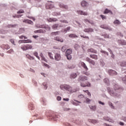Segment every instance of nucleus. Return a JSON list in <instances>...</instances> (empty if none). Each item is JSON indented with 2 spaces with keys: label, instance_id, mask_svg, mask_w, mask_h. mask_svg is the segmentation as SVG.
Returning <instances> with one entry per match:
<instances>
[{
  "label": "nucleus",
  "instance_id": "obj_1",
  "mask_svg": "<svg viewBox=\"0 0 126 126\" xmlns=\"http://www.w3.org/2000/svg\"><path fill=\"white\" fill-rule=\"evenodd\" d=\"M60 89L62 90H66V91H68L69 93H73V92H76V90H72V87L66 84L61 85L60 86Z\"/></svg>",
  "mask_w": 126,
  "mask_h": 126
},
{
  "label": "nucleus",
  "instance_id": "obj_2",
  "mask_svg": "<svg viewBox=\"0 0 126 126\" xmlns=\"http://www.w3.org/2000/svg\"><path fill=\"white\" fill-rule=\"evenodd\" d=\"M21 49H22L23 51H26L27 50H32L33 46L31 45L27 44L26 45H22L21 47Z\"/></svg>",
  "mask_w": 126,
  "mask_h": 126
},
{
  "label": "nucleus",
  "instance_id": "obj_3",
  "mask_svg": "<svg viewBox=\"0 0 126 126\" xmlns=\"http://www.w3.org/2000/svg\"><path fill=\"white\" fill-rule=\"evenodd\" d=\"M86 62H88V63H89L90 64H92V65H95L96 64V62H95V61L90 59L89 57H87L86 58Z\"/></svg>",
  "mask_w": 126,
  "mask_h": 126
},
{
  "label": "nucleus",
  "instance_id": "obj_4",
  "mask_svg": "<svg viewBox=\"0 0 126 126\" xmlns=\"http://www.w3.org/2000/svg\"><path fill=\"white\" fill-rule=\"evenodd\" d=\"M54 7H55V6H54V4H52V3H51L50 1H48L46 4V9H51L52 8H54Z\"/></svg>",
  "mask_w": 126,
  "mask_h": 126
},
{
  "label": "nucleus",
  "instance_id": "obj_5",
  "mask_svg": "<svg viewBox=\"0 0 126 126\" xmlns=\"http://www.w3.org/2000/svg\"><path fill=\"white\" fill-rule=\"evenodd\" d=\"M86 80H88V78L85 76L81 75L78 79V81H85Z\"/></svg>",
  "mask_w": 126,
  "mask_h": 126
},
{
  "label": "nucleus",
  "instance_id": "obj_6",
  "mask_svg": "<svg viewBox=\"0 0 126 126\" xmlns=\"http://www.w3.org/2000/svg\"><path fill=\"white\" fill-rule=\"evenodd\" d=\"M62 59V56H61V54L59 53H56L55 55V61H61V59Z\"/></svg>",
  "mask_w": 126,
  "mask_h": 126
},
{
  "label": "nucleus",
  "instance_id": "obj_7",
  "mask_svg": "<svg viewBox=\"0 0 126 126\" xmlns=\"http://www.w3.org/2000/svg\"><path fill=\"white\" fill-rule=\"evenodd\" d=\"M108 73L109 74H110V75H112V76L117 75V74H118V73L116 72V71L112 69L108 70Z\"/></svg>",
  "mask_w": 126,
  "mask_h": 126
},
{
  "label": "nucleus",
  "instance_id": "obj_8",
  "mask_svg": "<svg viewBox=\"0 0 126 126\" xmlns=\"http://www.w3.org/2000/svg\"><path fill=\"white\" fill-rule=\"evenodd\" d=\"M59 5L61 8H63V9H68V7L67 5H64L63 3H60Z\"/></svg>",
  "mask_w": 126,
  "mask_h": 126
},
{
  "label": "nucleus",
  "instance_id": "obj_9",
  "mask_svg": "<svg viewBox=\"0 0 126 126\" xmlns=\"http://www.w3.org/2000/svg\"><path fill=\"white\" fill-rule=\"evenodd\" d=\"M77 12L78 14H80V15H85V16L88 15V13H87V12H83V11L79 10V11H77Z\"/></svg>",
  "mask_w": 126,
  "mask_h": 126
},
{
  "label": "nucleus",
  "instance_id": "obj_10",
  "mask_svg": "<svg viewBox=\"0 0 126 126\" xmlns=\"http://www.w3.org/2000/svg\"><path fill=\"white\" fill-rule=\"evenodd\" d=\"M1 48L3 50H8V49L10 48V47L7 44H2L1 45Z\"/></svg>",
  "mask_w": 126,
  "mask_h": 126
},
{
  "label": "nucleus",
  "instance_id": "obj_11",
  "mask_svg": "<svg viewBox=\"0 0 126 126\" xmlns=\"http://www.w3.org/2000/svg\"><path fill=\"white\" fill-rule=\"evenodd\" d=\"M80 64H81V65H82V66L84 68V69H85V70L86 71H87V70H88V68L87 67L86 64H85V63H84V62H80Z\"/></svg>",
  "mask_w": 126,
  "mask_h": 126
},
{
  "label": "nucleus",
  "instance_id": "obj_12",
  "mask_svg": "<svg viewBox=\"0 0 126 126\" xmlns=\"http://www.w3.org/2000/svg\"><path fill=\"white\" fill-rule=\"evenodd\" d=\"M103 13L104 14H108V13H109V14H111V15H113V12L110 10H109L108 8L105 9Z\"/></svg>",
  "mask_w": 126,
  "mask_h": 126
},
{
  "label": "nucleus",
  "instance_id": "obj_13",
  "mask_svg": "<svg viewBox=\"0 0 126 126\" xmlns=\"http://www.w3.org/2000/svg\"><path fill=\"white\" fill-rule=\"evenodd\" d=\"M90 57L91 58V59H93V60H98V56L95 54L90 55Z\"/></svg>",
  "mask_w": 126,
  "mask_h": 126
},
{
  "label": "nucleus",
  "instance_id": "obj_14",
  "mask_svg": "<svg viewBox=\"0 0 126 126\" xmlns=\"http://www.w3.org/2000/svg\"><path fill=\"white\" fill-rule=\"evenodd\" d=\"M77 77V74H76V73H72L70 75V78H71V79H74V78H76Z\"/></svg>",
  "mask_w": 126,
  "mask_h": 126
},
{
  "label": "nucleus",
  "instance_id": "obj_15",
  "mask_svg": "<svg viewBox=\"0 0 126 126\" xmlns=\"http://www.w3.org/2000/svg\"><path fill=\"white\" fill-rule=\"evenodd\" d=\"M101 28H102L103 29H106V30H109V31H111L112 30V29L110 28V27L108 26H106L105 25H101L100 26Z\"/></svg>",
  "mask_w": 126,
  "mask_h": 126
},
{
  "label": "nucleus",
  "instance_id": "obj_16",
  "mask_svg": "<svg viewBox=\"0 0 126 126\" xmlns=\"http://www.w3.org/2000/svg\"><path fill=\"white\" fill-rule=\"evenodd\" d=\"M88 52L93 53V54H97V51H96L95 49H94L93 48L89 49L88 50Z\"/></svg>",
  "mask_w": 126,
  "mask_h": 126
},
{
  "label": "nucleus",
  "instance_id": "obj_17",
  "mask_svg": "<svg viewBox=\"0 0 126 126\" xmlns=\"http://www.w3.org/2000/svg\"><path fill=\"white\" fill-rule=\"evenodd\" d=\"M54 40H55L56 41H58V42H63V38H62L61 37H54Z\"/></svg>",
  "mask_w": 126,
  "mask_h": 126
},
{
  "label": "nucleus",
  "instance_id": "obj_18",
  "mask_svg": "<svg viewBox=\"0 0 126 126\" xmlns=\"http://www.w3.org/2000/svg\"><path fill=\"white\" fill-rule=\"evenodd\" d=\"M87 5H88V3H87L85 0L82 1L81 6H83V7H85V6H87Z\"/></svg>",
  "mask_w": 126,
  "mask_h": 126
},
{
  "label": "nucleus",
  "instance_id": "obj_19",
  "mask_svg": "<svg viewBox=\"0 0 126 126\" xmlns=\"http://www.w3.org/2000/svg\"><path fill=\"white\" fill-rule=\"evenodd\" d=\"M84 32H86L87 33H89V32H93L94 30L93 29L89 28V29H85L84 30Z\"/></svg>",
  "mask_w": 126,
  "mask_h": 126
},
{
  "label": "nucleus",
  "instance_id": "obj_20",
  "mask_svg": "<svg viewBox=\"0 0 126 126\" xmlns=\"http://www.w3.org/2000/svg\"><path fill=\"white\" fill-rule=\"evenodd\" d=\"M23 22H25V23H28V24H33V22L30 20H25L23 21Z\"/></svg>",
  "mask_w": 126,
  "mask_h": 126
},
{
  "label": "nucleus",
  "instance_id": "obj_21",
  "mask_svg": "<svg viewBox=\"0 0 126 126\" xmlns=\"http://www.w3.org/2000/svg\"><path fill=\"white\" fill-rule=\"evenodd\" d=\"M104 119L105 120V121L110 122V123H114V121L108 117H104Z\"/></svg>",
  "mask_w": 126,
  "mask_h": 126
},
{
  "label": "nucleus",
  "instance_id": "obj_22",
  "mask_svg": "<svg viewBox=\"0 0 126 126\" xmlns=\"http://www.w3.org/2000/svg\"><path fill=\"white\" fill-rule=\"evenodd\" d=\"M47 21L48 22H52V21L56 22V21H58V19L56 18H49V19H47Z\"/></svg>",
  "mask_w": 126,
  "mask_h": 126
},
{
  "label": "nucleus",
  "instance_id": "obj_23",
  "mask_svg": "<svg viewBox=\"0 0 126 126\" xmlns=\"http://www.w3.org/2000/svg\"><path fill=\"white\" fill-rule=\"evenodd\" d=\"M48 55L49 56L50 59L51 60H54V55L52 52H48Z\"/></svg>",
  "mask_w": 126,
  "mask_h": 126
},
{
  "label": "nucleus",
  "instance_id": "obj_24",
  "mask_svg": "<svg viewBox=\"0 0 126 126\" xmlns=\"http://www.w3.org/2000/svg\"><path fill=\"white\" fill-rule=\"evenodd\" d=\"M26 58L29 59V60H30L31 61H32V60H34V57L31 56V55H29V54L26 55Z\"/></svg>",
  "mask_w": 126,
  "mask_h": 126
},
{
  "label": "nucleus",
  "instance_id": "obj_25",
  "mask_svg": "<svg viewBox=\"0 0 126 126\" xmlns=\"http://www.w3.org/2000/svg\"><path fill=\"white\" fill-rule=\"evenodd\" d=\"M120 65L121 66L126 67V62L123 61V62H120Z\"/></svg>",
  "mask_w": 126,
  "mask_h": 126
},
{
  "label": "nucleus",
  "instance_id": "obj_26",
  "mask_svg": "<svg viewBox=\"0 0 126 126\" xmlns=\"http://www.w3.org/2000/svg\"><path fill=\"white\" fill-rule=\"evenodd\" d=\"M22 42L24 43H32V40L31 39L24 40H22Z\"/></svg>",
  "mask_w": 126,
  "mask_h": 126
},
{
  "label": "nucleus",
  "instance_id": "obj_27",
  "mask_svg": "<svg viewBox=\"0 0 126 126\" xmlns=\"http://www.w3.org/2000/svg\"><path fill=\"white\" fill-rule=\"evenodd\" d=\"M69 38H78V36L74 34H70L69 35Z\"/></svg>",
  "mask_w": 126,
  "mask_h": 126
},
{
  "label": "nucleus",
  "instance_id": "obj_28",
  "mask_svg": "<svg viewBox=\"0 0 126 126\" xmlns=\"http://www.w3.org/2000/svg\"><path fill=\"white\" fill-rule=\"evenodd\" d=\"M70 27H68L66 29H65L63 31H62V32H64V33H66L67 31H69L70 30Z\"/></svg>",
  "mask_w": 126,
  "mask_h": 126
},
{
  "label": "nucleus",
  "instance_id": "obj_29",
  "mask_svg": "<svg viewBox=\"0 0 126 126\" xmlns=\"http://www.w3.org/2000/svg\"><path fill=\"white\" fill-rule=\"evenodd\" d=\"M33 56L36 57V58H37V59H38V60H40V57L38 56V52L34 51L33 52Z\"/></svg>",
  "mask_w": 126,
  "mask_h": 126
},
{
  "label": "nucleus",
  "instance_id": "obj_30",
  "mask_svg": "<svg viewBox=\"0 0 126 126\" xmlns=\"http://www.w3.org/2000/svg\"><path fill=\"white\" fill-rule=\"evenodd\" d=\"M114 24H117V25H120L121 24V22L119 20H116L113 22Z\"/></svg>",
  "mask_w": 126,
  "mask_h": 126
},
{
  "label": "nucleus",
  "instance_id": "obj_31",
  "mask_svg": "<svg viewBox=\"0 0 126 126\" xmlns=\"http://www.w3.org/2000/svg\"><path fill=\"white\" fill-rule=\"evenodd\" d=\"M72 53V50L67 49L66 52V55H70Z\"/></svg>",
  "mask_w": 126,
  "mask_h": 126
},
{
  "label": "nucleus",
  "instance_id": "obj_32",
  "mask_svg": "<svg viewBox=\"0 0 126 126\" xmlns=\"http://www.w3.org/2000/svg\"><path fill=\"white\" fill-rule=\"evenodd\" d=\"M74 101L75 102H73V105H75V106H78V105H79V103H81L80 102V101H78L76 100H74Z\"/></svg>",
  "mask_w": 126,
  "mask_h": 126
},
{
  "label": "nucleus",
  "instance_id": "obj_33",
  "mask_svg": "<svg viewBox=\"0 0 126 126\" xmlns=\"http://www.w3.org/2000/svg\"><path fill=\"white\" fill-rule=\"evenodd\" d=\"M118 42L121 45H126V42L125 40H118Z\"/></svg>",
  "mask_w": 126,
  "mask_h": 126
},
{
  "label": "nucleus",
  "instance_id": "obj_34",
  "mask_svg": "<svg viewBox=\"0 0 126 126\" xmlns=\"http://www.w3.org/2000/svg\"><path fill=\"white\" fill-rule=\"evenodd\" d=\"M59 27V24H56L52 26V29H57Z\"/></svg>",
  "mask_w": 126,
  "mask_h": 126
},
{
  "label": "nucleus",
  "instance_id": "obj_35",
  "mask_svg": "<svg viewBox=\"0 0 126 126\" xmlns=\"http://www.w3.org/2000/svg\"><path fill=\"white\" fill-rule=\"evenodd\" d=\"M29 108L30 109V110H32V111L35 109V108L34 107V105L32 104L29 105Z\"/></svg>",
  "mask_w": 126,
  "mask_h": 126
},
{
  "label": "nucleus",
  "instance_id": "obj_36",
  "mask_svg": "<svg viewBox=\"0 0 126 126\" xmlns=\"http://www.w3.org/2000/svg\"><path fill=\"white\" fill-rule=\"evenodd\" d=\"M90 108L91 110H93V111L96 110V106L95 105L90 106Z\"/></svg>",
  "mask_w": 126,
  "mask_h": 126
},
{
  "label": "nucleus",
  "instance_id": "obj_37",
  "mask_svg": "<svg viewBox=\"0 0 126 126\" xmlns=\"http://www.w3.org/2000/svg\"><path fill=\"white\" fill-rule=\"evenodd\" d=\"M114 89L115 90H119V89H120V86L118 85H115L114 86Z\"/></svg>",
  "mask_w": 126,
  "mask_h": 126
},
{
  "label": "nucleus",
  "instance_id": "obj_38",
  "mask_svg": "<svg viewBox=\"0 0 126 126\" xmlns=\"http://www.w3.org/2000/svg\"><path fill=\"white\" fill-rule=\"evenodd\" d=\"M44 32L42 30H39L34 31V33H43Z\"/></svg>",
  "mask_w": 126,
  "mask_h": 126
},
{
  "label": "nucleus",
  "instance_id": "obj_39",
  "mask_svg": "<svg viewBox=\"0 0 126 126\" xmlns=\"http://www.w3.org/2000/svg\"><path fill=\"white\" fill-rule=\"evenodd\" d=\"M60 22H62V23H65L66 24H67V23H68V22L66 20H61Z\"/></svg>",
  "mask_w": 126,
  "mask_h": 126
},
{
  "label": "nucleus",
  "instance_id": "obj_40",
  "mask_svg": "<svg viewBox=\"0 0 126 126\" xmlns=\"http://www.w3.org/2000/svg\"><path fill=\"white\" fill-rule=\"evenodd\" d=\"M74 48L76 50H78L79 48H80V47L79 46V45L78 44H75L74 46Z\"/></svg>",
  "mask_w": 126,
  "mask_h": 126
},
{
  "label": "nucleus",
  "instance_id": "obj_41",
  "mask_svg": "<svg viewBox=\"0 0 126 126\" xmlns=\"http://www.w3.org/2000/svg\"><path fill=\"white\" fill-rule=\"evenodd\" d=\"M104 82H105V83H106L107 84H109L110 81H109V79L105 78L104 79Z\"/></svg>",
  "mask_w": 126,
  "mask_h": 126
},
{
  "label": "nucleus",
  "instance_id": "obj_42",
  "mask_svg": "<svg viewBox=\"0 0 126 126\" xmlns=\"http://www.w3.org/2000/svg\"><path fill=\"white\" fill-rule=\"evenodd\" d=\"M17 13H18V14H20L21 13H24V10H23V9L20 10L17 12Z\"/></svg>",
  "mask_w": 126,
  "mask_h": 126
},
{
  "label": "nucleus",
  "instance_id": "obj_43",
  "mask_svg": "<svg viewBox=\"0 0 126 126\" xmlns=\"http://www.w3.org/2000/svg\"><path fill=\"white\" fill-rule=\"evenodd\" d=\"M83 92L87 93L88 96H91V94L90 93V92H89V91H88V90H86V91L84 90Z\"/></svg>",
  "mask_w": 126,
  "mask_h": 126
},
{
  "label": "nucleus",
  "instance_id": "obj_44",
  "mask_svg": "<svg viewBox=\"0 0 126 126\" xmlns=\"http://www.w3.org/2000/svg\"><path fill=\"white\" fill-rule=\"evenodd\" d=\"M100 17H101V19L102 20H104V19H107V17H106V16L103 15H100Z\"/></svg>",
  "mask_w": 126,
  "mask_h": 126
},
{
  "label": "nucleus",
  "instance_id": "obj_45",
  "mask_svg": "<svg viewBox=\"0 0 126 126\" xmlns=\"http://www.w3.org/2000/svg\"><path fill=\"white\" fill-rule=\"evenodd\" d=\"M90 86H91V84H90V83H89V82H87L86 83V87H90Z\"/></svg>",
  "mask_w": 126,
  "mask_h": 126
},
{
  "label": "nucleus",
  "instance_id": "obj_46",
  "mask_svg": "<svg viewBox=\"0 0 126 126\" xmlns=\"http://www.w3.org/2000/svg\"><path fill=\"white\" fill-rule=\"evenodd\" d=\"M67 60H70L71 59V55L70 54L66 55Z\"/></svg>",
  "mask_w": 126,
  "mask_h": 126
},
{
  "label": "nucleus",
  "instance_id": "obj_47",
  "mask_svg": "<svg viewBox=\"0 0 126 126\" xmlns=\"http://www.w3.org/2000/svg\"><path fill=\"white\" fill-rule=\"evenodd\" d=\"M101 53H102L103 54H104L105 55H107V56H109V54H108V52L104 51V50H101Z\"/></svg>",
  "mask_w": 126,
  "mask_h": 126
},
{
  "label": "nucleus",
  "instance_id": "obj_48",
  "mask_svg": "<svg viewBox=\"0 0 126 126\" xmlns=\"http://www.w3.org/2000/svg\"><path fill=\"white\" fill-rule=\"evenodd\" d=\"M41 60L45 62V63H48V60H47V59H46V58L44 56L43 57H41Z\"/></svg>",
  "mask_w": 126,
  "mask_h": 126
},
{
  "label": "nucleus",
  "instance_id": "obj_49",
  "mask_svg": "<svg viewBox=\"0 0 126 126\" xmlns=\"http://www.w3.org/2000/svg\"><path fill=\"white\" fill-rule=\"evenodd\" d=\"M80 86H81V87H86V84L83 83H81Z\"/></svg>",
  "mask_w": 126,
  "mask_h": 126
},
{
  "label": "nucleus",
  "instance_id": "obj_50",
  "mask_svg": "<svg viewBox=\"0 0 126 126\" xmlns=\"http://www.w3.org/2000/svg\"><path fill=\"white\" fill-rule=\"evenodd\" d=\"M7 53L8 54H12V53H13V50L12 49H10V50H8Z\"/></svg>",
  "mask_w": 126,
  "mask_h": 126
},
{
  "label": "nucleus",
  "instance_id": "obj_51",
  "mask_svg": "<svg viewBox=\"0 0 126 126\" xmlns=\"http://www.w3.org/2000/svg\"><path fill=\"white\" fill-rule=\"evenodd\" d=\"M20 39H23V38H24V39H27V37L24 36V35H21L20 36H19Z\"/></svg>",
  "mask_w": 126,
  "mask_h": 126
},
{
  "label": "nucleus",
  "instance_id": "obj_52",
  "mask_svg": "<svg viewBox=\"0 0 126 126\" xmlns=\"http://www.w3.org/2000/svg\"><path fill=\"white\" fill-rule=\"evenodd\" d=\"M91 122L92 124H94V125H95V124H97V123H98V121H97L96 120H92Z\"/></svg>",
  "mask_w": 126,
  "mask_h": 126
},
{
  "label": "nucleus",
  "instance_id": "obj_53",
  "mask_svg": "<svg viewBox=\"0 0 126 126\" xmlns=\"http://www.w3.org/2000/svg\"><path fill=\"white\" fill-rule=\"evenodd\" d=\"M43 65H44V66H45L46 67H48V68H50V66H49L48 64H47V63H43Z\"/></svg>",
  "mask_w": 126,
  "mask_h": 126
},
{
  "label": "nucleus",
  "instance_id": "obj_54",
  "mask_svg": "<svg viewBox=\"0 0 126 126\" xmlns=\"http://www.w3.org/2000/svg\"><path fill=\"white\" fill-rule=\"evenodd\" d=\"M65 50H66V48H65V47L63 46V47L62 48V52H65Z\"/></svg>",
  "mask_w": 126,
  "mask_h": 126
},
{
  "label": "nucleus",
  "instance_id": "obj_55",
  "mask_svg": "<svg viewBox=\"0 0 126 126\" xmlns=\"http://www.w3.org/2000/svg\"><path fill=\"white\" fill-rule=\"evenodd\" d=\"M59 32H56L52 33V35H58L59 34Z\"/></svg>",
  "mask_w": 126,
  "mask_h": 126
},
{
  "label": "nucleus",
  "instance_id": "obj_56",
  "mask_svg": "<svg viewBox=\"0 0 126 126\" xmlns=\"http://www.w3.org/2000/svg\"><path fill=\"white\" fill-rule=\"evenodd\" d=\"M81 37L82 38H85V39H89V37H88V36H83V35H81Z\"/></svg>",
  "mask_w": 126,
  "mask_h": 126
},
{
  "label": "nucleus",
  "instance_id": "obj_57",
  "mask_svg": "<svg viewBox=\"0 0 126 126\" xmlns=\"http://www.w3.org/2000/svg\"><path fill=\"white\" fill-rule=\"evenodd\" d=\"M10 42H11V43L12 44H13V45H15V44L14 43V40H13V39H10Z\"/></svg>",
  "mask_w": 126,
  "mask_h": 126
},
{
  "label": "nucleus",
  "instance_id": "obj_58",
  "mask_svg": "<svg viewBox=\"0 0 126 126\" xmlns=\"http://www.w3.org/2000/svg\"><path fill=\"white\" fill-rule=\"evenodd\" d=\"M16 25H10L8 26V27H12L13 28V27H16Z\"/></svg>",
  "mask_w": 126,
  "mask_h": 126
},
{
  "label": "nucleus",
  "instance_id": "obj_59",
  "mask_svg": "<svg viewBox=\"0 0 126 126\" xmlns=\"http://www.w3.org/2000/svg\"><path fill=\"white\" fill-rule=\"evenodd\" d=\"M57 99L58 101H61V100H62V97L57 96Z\"/></svg>",
  "mask_w": 126,
  "mask_h": 126
},
{
  "label": "nucleus",
  "instance_id": "obj_60",
  "mask_svg": "<svg viewBox=\"0 0 126 126\" xmlns=\"http://www.w3.org/2000/svg\"><path fill=\"white\" fill-rule=\"evenodd\" d=\"M91 101V100L90 99H89V98H87V99H86V102H87V103H90Z\"/></svg>",
  "mask_w": 126,
  "mask_h": 126
},
{
  "label": "nucleus",
  "instance_id": "obj_61",
  "mask_svg": "<svg viewBox=\"0 0 126 126\" xmlns=\"http://www.w3.org/2000/svg\"><path fill=\"white\" fill-rule=\"evenodd\" d=\"M104 38H107L108 39H109V38H110V36H109L108 34H105Z\"/></svg>",
  "mask_w": 126,
  "mask_h": 126
},
{
  "label": "nucleus",
  "instance_id": "obj_62",
  "mask_svg": "<svg viewBox=\"0 0 126 126\" xmlns=\"http://www.w3.org/2000/svg\"><path fill=\"white\" fill-rule=\"evenodd\" d=\"M88 23H90V24H92V25H93L94 24V23L93 21H89Z\"/></svg>",
  "mask_w": 126,
  "mask_h": 126
},
{
  "label": "nucleus",
  "instance_id": "obj_63",
  "mask_svg": "<svg viewBox=\"0 0 126 126\" xmlns=\"http://www.w3.org/2000/svg\"><path fill=\"white\" fill-rule=\"evenodd\" d=\"M118 35H119V36H120L121 37H123V34H122V33H121V32H118Z\"/></svg>",
  "mask_w": 126,
  "mask_h": 126
},
{
  "label": "nucleus",
  "instance_id": "obj_64",
  "mask_svg": "<svg viewBox=\"0 0 126 126\" xmlns=\"http://www.w3.org/2000/svg\"><path fill=\"white\" fill-rule=\"evenodd\" d=\"M122 80L123 81H126V76L123 78Z\"/></svg>",
  "mask_w": 126,
  "mask_h": 126
}]
</instances>
